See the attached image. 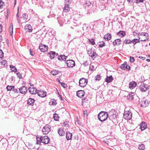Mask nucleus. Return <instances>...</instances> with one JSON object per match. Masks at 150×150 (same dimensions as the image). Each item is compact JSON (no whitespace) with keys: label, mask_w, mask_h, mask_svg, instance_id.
<instances>
[{"label":"nucleus","mask_w":150,"mask_h":150,"mask_svg":"<svg viewBox=\"0 0 150 150\" xmlns=\"http://www.w3.org/2000/svg\"><path fill=\"white\" fill-rule=\"evenodd\" d=\"M17 76L19 78V79H21L22 78V75L21 74L19 73H17Z\"/></svg>","instance_id":"obj_56"},{"label":"nucleus","mask_w":150,"mask_h":150,"mask_svg":"<svg viewBox=\"0 0 150 150\" xmlns=\"http://www.w3.org/2000/svg\"><path fill=\"white\" fill-rule=\"evenodd\" d=\"M143 1V0H137L136 2L138 3L139 2H142Z\"/></svg>","instance_id":"obj_62"},{"label":"nucleus","mask_w":150,"mask_h":150,"mask_svg":"<svg viewBox=\"0 0 150 150\" xmlns=\"http://www.w3.org/2000/svg\"><path fill=\"white\" fill-rule=\"evenodd\" d=\"M35 100L34 99L32 98H29L28 100L27 104L28 105L33 106L34 105Z\"/></svg>","instance_id":"obj_21"},{"label":"nucleus","mask_w":150,"mask_h":150,"mask_svg":"<svg viewBox=\"0 0 150 150\" xmlns=\"http://www.w3.org/2000/svg\"><path fill=\"white\" fill-rule=\"evenodd\" d=\"M67 57L64 55H60L58 57V58L59 60L60 61H65Z\"/></svg>","instance_id":"obj_29"},{"label":"nucleus","mask_w":150,"mask_h":150,"mask_svg":"<svg viewBox=\"0 0 150 150\" xmlns=\"http://www.w3.org/2000/svg\"><path fill=\"white\" fill-rule=\"evenodd\" d=\"M67 66L69 67H73L75 65L74 61L72 60H68L66 61Z\"/></svg>","instance_id":"obj_8"},{"label":"nucleus","mask_w":150,"mask_h":150,"mask_svg":"<svg viewBox=\"0 0 150 150\" xmlns=\"http://www.w3.org/2000/svg\"><path fill=\"white\" fill-rule=\"evenodd\" d=\"M28 90L29 92L31 94H35L37 93L38 90L35 87H34L33 85L29 88Z\"/></svg>","instance_id":"obj_9"},{"label":"nucleus","mask_w":150,"mask_h":150,"mask_svg":"<svg viewBox=\"0 0 150 150\" xmlns=\"http://www.w3.org/2000/svg\"><path fill=\"white\" fill-rule=\"evenodd\" d=\"M4 56V53L2 51V50H0V58H2Z\"/></svg>","instance_id":"obj_55"},{"label":"nucleus","mask_w":150,"mask_h":150,"mask_svg":"<svg viewBox=\"0 0 150 150\" xmlns=\"http://www.w3.org/2000/svg\"><path fill=\"white\" fill-rule=\"evenodd\" d=\"M22 15L23 18H24L25 20H26L28 19V18H27L28 16L27 15H26L25 14L23 13V14Z\"/></svg>","instance_id":"obj_49"},{"label":"nucleus","mask_w":150,"mask_h":150,"mask_svg":"<svg viewBox=\"0 0 150 150\" xmlns=\"http://www.w3.org/2000/svg\"><path fill=\"white\" fill-rule=\"evenodd\" d=\"M116 115H115L113 114L112 115H110L109 117V118L110 120H113L115 119V117H116Z\"/></svg>","instance_id":"obj_44"},{"label":"nucleus","mask_w":150,"mask_h":150,"mask_svg":"<svg viewBox=\"0 0 150 150\" xmlns=\"http://www.w3.org/2000/svg\"><path fill=\"white\" fill-rule=\"evenodd\" d=\"M134 96L135 94L134 93L132 92L129 93L127 96V98L128 100H132L133 99L134 97Z\"/></svg>","instance_id":"obj_15"},{"label":"nucleus","mask_w":150,"mask_h":150,"mask_svg":"<svg viewBox=\"0 0 150 150\" xmlns=\"http://www.w3.org/2000/svg\"><path fill=\"white\" fill-rule=\"evenodd\" d=\"M88 82L87 79L82 78L79 80V85L81 87H83L87 85Z\"/></svg>","instance_id":"obj_5"},{"label":"nucleus","mask_w":150,"mask_h":150,"mask_svg":"<svg viewBox=\"0 0 150 150\" xmlns=\"http://www.w3.org/2000/svg\"><path fill=\"white\" fill-rule=\"evenodd\" d=\"M137 84L134 81L131 82L129 84V88L131 89H133L136 87Z\"/></svg>","instance_id":"obj_20"},{"label":"nucleus","mask_w":150,"mask_h":150,"mask_svg":"<svg viewBox=\"0 0 150 150\" xmlns=\"http://www.w3.org/2000/svg\"><path fill=\"white\" fill-rule=\"evenodd\" d=\"M10 67L12 71L16 72L17 71L16 68L13 65H10Z\"/></svg>","instance_id":"obj_37"},{"label":"nucleus","mask_w":150,"mask_h":150,"mask_svg":"<svg viewBox=\"0 0 150 150\" xmlns=\"http://www.w3.org/2000/svg\"><path fill=\"white\" fill-rule=\"evenodd\" d=\"M117 35L122 37L125 35V33L122 31H120L117 33Z\"/></svg>","instance_id":"obj_30"},{"label":"nucleus","mask_w":150,"mask_h":150,"mask_svg":"<svg viewBox=\"0 0 150 150\" xmlns=\"http://www.w3.org/2000/svg\"><path fill=\"white\" fill-rule=\"evenodd\" d=\"M64 20L65 21V22L66 23V24H69L70 23V20L68 19L67 18H66L65 19H64Z\"/></svg>","instance_id":"obj_50"},{"label":"nucleus","mask_w":150,"mask_h":150,"mask_svg":"<svg viewBox=\"0 0 150 150\" xmlns=\"http://www.w3.org/2000/svg\"><path fill=\"white\" fill-rule=\"evenodd\" d=\"M83 100V105L84 103H86L88 101V99L87 98H83L82 99Z\"/></svg>","instance_id":"obj_54"},{"label":"nucleus","mask_w":150,"mask_h":150,"mask_svg":"<svg viewBox=\"0 0 150 150\" xmlns=\"http://www.w3.org/2000/svg\"><path fill=\"white\" fill-rule=\"evenodd\" d=\"M138 149L139 150H144L145 149V146L143 144H139V145Z\"/></svg>","instance_id":"obj_35"},{"label":"nucleus","mask_w":150,"mask_h":150,"mask_svg":"<svg viewBox=\"0 0 150 150\" xmlns=\"http://www.w3.org/2000/svg\"><path fill=\"white\" fill-rule=\"evenodd\" d=\"M51 74L53 76H55L58 73V71L56 70L51 71L50 72Z\"/></svg>","instance_id":"obj_39"},{"label":"nucleus","mask_w":150,"mask_h":150,"mask_svg":"<svg viewBox=\"0 0 150 150\" xmlns=\"http://www.w3.org/2000/svg\"><path fill=\"white\" fill-rule=\"evenodd\" d=\"M64 125L65 127H69V125L67 123L66 124L65 122H64Z\"/></svg>","instance_id":"obj_64"},{"label":"nucleus","mask_w":150,"mask_h":150,"mask_svg":"<svg viewBox=\"0 0 150 150\" xmlns=\"http://www.w3.org/2000/svg\"><path fill=\"white\" fill-rule=\"evenodd\" d=\"M140 128L142 131L145 129L147 127V125L144 122H142L140 125Z\"/></svg>","instance_id":"obj_17"},{"label":"nucleus","mask_w":150,"mask_h":150,"mask_svg":"<svg viewBox=\"0 0 150 150\" xmlns=\"http://www.w3.org/2000/svg\"><path fill=\"white\" fill-rule=\"evenodd\" d=\"M148 35L147 33L142 32L140 34V37L139 38V40H141L140 41H146L148 39Z\"/></svg>","instance_id":"obj_3"},{"label":"nucleus","mask_w":150,"mask_h":150,"mask_svg":"<svg viewBox=\"0 0 150 150\" xmlns=\"http://www.w3.org/2000/svg\"><path fill=\"white\" fill-rule=\"evenodd\" d=\"M124 43L125 44H129L131 43L132 41L129 40H125L124 41Z\"/></svg>","instance_id":"obj_42"},{"label":"nucleus","mask_w":150,"mask_h":150,"mask_svg":"<svg viewBox=\"0 0 150 150\" xmlns=\"http://www.w3.org/2000/svg\"><path fill=\"white\" fill-rule=\"evenodd\" d=\"M20 92L22 94L25 93L27 91V88L25 86H23L19 88Z\"/></svg>","instance_id":"obj_18"},{"label":"nucleus","mask_w":150,"mask_h":150,"mask_svg":"<svg viewBox=\"0 0 150 150\" xmlns=\"http://www.w3.org/2000/svg\"><path fill=\"white\" fill-rule=\"evenodd\" d=\"M40 50L42 52H45L47 50L48 47L46 45L41 44L39 47Z\"/></svg>","instance_id":"obj_10"},{"label":"nucleus","mask_w":150,"mask_h":150,"mask_svg":"<svg viewBox=\"0 0 150 150\" xmlns=\"http://www.w3.org/2000/svg\"><path fill=\"white\" fill-rule=\"evenodd\" d=\"M100 79L101 76L99 75H98L95 77V79L96 80L99 81Z\"/></svg>","instance_id":"obj_46"},{"label":"nucleus","mask_w":150,"mask_h":150,"mask_svg":"<svg viewBox=\"0 0 150 150\" xmlns=\"http://www.w3.org/2000/svg\"><path fill=\"white\" fill-rule=\"evenodd\" d=\"M51 102L52 103L51 104V105H55L57 104V103L56 102V100H53Z\"/></svg>","instance_id":"obj_60"},{"label":"nucleus","mask_w":150,"mask_h":150,"mask_svg":"<svg viewBox=\"0 0 150 150\" xmlns=\"http://www.w3.org/2000/svg\"><path fill=\"white\" fill-rule=\"evenodd\" d=\"M126 63L125 62L124 64H122L120 67V68L122 70H125V68Z\"/></svg>","instance_id":"obj_43"},{"label":"nucleus","mask_w":150,"mask_h":150,"mask_svg":"<svg viewBox=\"0 0 150 150\" xmlns=\"http://www.w3.org/2000/svg\"><path fill=\"white\" fill-rule=\"evenodd\" d=\"M10 26L9 27V32L11 35H12L13 33V24L11 23Z\"/></svg>","instance_id":"obj_32"},{"label":"nucleus","mask_w":150,"mask_h":150,"mask_svg":"<svg viewBox=\"0 0 150 150\" xmlns=\"http://www.w3.org/2000/svg\"><path fill=\"white\" fill-rule=\"evenodd\" d=\"M132 114L129 111H125L123 117L125 119L127 120H130L132 118Z\"/></svg>","instance_id":"obj_2"},{"label":"nucleus","mask_w":150,"mask_h":150,"mask_svg":"<svg viewBox=\"0 0 150 150\" xmlns=\"http://www.w3.org/2000/svg\"><path fill=\"white\" fill-rule=\"evenodd\" d=\"M1 63L2 65H3V66H4L6 63V61L5 59L3 60L1 62Z\"/></svg>","instance_id":"obj_48"},{"label":"nucleus","mask_w":150,"mask_h":150,"mask_svg":"<svg viewBox=\"0 0 150 150\" xmlns=\"http://www.w3.org/2000/svg\"><path fill=\"white\" fill-rule=\"evenodd\" d=\"M139 88L141 91L143 92H146L149 89L148 85L144 83H142L139 86Z\"/></svg>","instance_id":"obj_4"},{"label":"nucleus","mask_w":150,"mask_h":150,"mask_svg":"<svg viewBox=\"0 0 150 150\" xmlns=\"http://www.w3.org/2000/svg\"><path fill=\"white\" fill-rule=\"evenodd\" d=\"M42 136H40V137H37V144H40L41 142H42Z\"/></svg>","instance_id":"obj_31"},{"label":"nucleus","mask_w":150,"mask_h":150,"mask_svg":"<svg viewBox=\"0 0 150 150\" xmlns=\"http://www.w3.org/2000/svg\"><path fill=\"white\" fill-rule=\"evenodd\" d=\"M12 91H13V92L15 93H18L19 90H18L16 88H15L14 87V88H13Z\"/></svg>","instance_id":"obj_53"},{"label":"nucleus","mask_w":150,"mask_h":150,"mask_svg":"<svg viewBox=\"0 0 150 150\" xmlns=\"http://www.w3.org/2000/svg\"><path fill=\"white\" fill-rule=\"evenodd\" d=\"M42 143L44 144H48L50 141V140L49 137L47 136L42 137Z\"/></svg>","instance_id":"obj_11"},{"label":"nucleus","mask_w":150,"mask_h":150,"mask_svg":"<svg viewBox=\"0 0 150 150\" xmlns=\"http://www.w3.org/2000/svg\"><path fill=\"white\" fill-rule=\"evenodd\" d=\"M88 54L89 56L93 59L95 58L96 56V54L94 52V51L91 49L90 50L88 51Z\"/></svg>","instance_id":"obj_7"},{"label":"nucleus","mask_w":150,"mask_h":150,"mask_svg":"<svg viewBox=\"0 0 150 150\" xmlns=\"http://www.w3.org/2000/svg\"><path fill=\"white\" fill-rule=\"evenodd\" d=\"M108 117V114L106 112L104 111L101 112L98 115V119L101 122L106 120Z\"/></svg>","instance_id":"obj_1"},{"label":"nucleus","mask_w":150,"mask_h":150,"mask_svg":"<svg viewBox=\"0 0 150 150\" xmlns=\"http://www.w3.org/2000/svg\"><path fill=\"white\" fill-rule=\"evenodd\" d=\"M49 54L50 55V57L51 59H53L55 56H57L58 55V54L54 52L51 51Z\"/></svg>","instance_id":"obj_23"},{"label":"nucleus","mask_w":150,"mask_h":150,"mask_svg":"<svg viewBox=\"0 0 150 150\" xmlns=\"http://www.w3.org/2000/svg\"><path fill=\"white\" fill-rule=\"evenodd\" d=\"M30 54L31 55L33 56V51H32V50L31 49H30Z\"/></svg>","instance_id":"obj_61"},{"label":"nucleus","mask_w":150,"mask_h":150,"mask_svg":"<svg viewBox=\"0 0 150 150\" xmlns=\"http://www.w3.org/2000/svg\"><path fill=\"white\" fill-rule=\"evenodd\" d=\"M85 4L86 6L90 7L92 5L91 2L90 1L87 0H86L85 3Z\"/></svg>","instance_id":"obj_38"},{"label":"nucleus","mask_w":150,"mask_h":150,"mask_svg":"<svg viewBox=\"0 0 150 150\" xmlns=\"http://www.w3.org/2000/svg\"><path fill=\"white\" fill-rule=\"evenodd\" d=\"M121 40L120 39L115 40L113 42V45L114 46L119 45L121 44Z\"/></svg>","instance_id":"obj_25"},{"label":"nucleus","mask_w":150,"mask_h":150,"mask_svg":"<svg viewBox=\"0 0 150 150\" xmlns=\"http://www.w3.org/2000/svg\"><path fill=\"white\" fill-rule=\"evenodd\" d=\"M85 92L82 90L78 91L76 93V95L78 97L81 98L85 94Z\"/></svg>","instance_id":"obj_14"},{"label":"nucleus","mask_w":150,"mask_h":150,"mask_svg":"<svg viewBox=\"0 0 150 150\" xmlns=\"http://www.w3.org/2000/svg\"><path fill=\"white\" fill-rule=\"evenodd\" d=\"M25 29L26 32H31L32 31V27L29 24L27 25L25 27Z\"/></svg>","instance_id":"obj_16"},{"label":"nucleus","mask_w":150,"mask_h":150,"mask_svg":"<svg viewBox=\"0 0 150 150\" xmlns=\"http://www.w3.org/2000/svg\"><path fill=\"white\" fill-rule=\"evenodd\" d=\"M113 79L112 76H107L105 79V81L107 83H109L111 82L113 80Z\"/></svg>","instance_id":"obj_27"},{"label":"nucleus","mask_w":150,"mask_h":150,"mask_svg":"<svg viewBox=\"0 0 150 150\" xmlns=\"http://www.w3.org/2000/svg\"><path fill=\"white\" fill-rule=\"evenodd\" d=\"M127 69L128 70H129L130 69V67L129 65H128L127 64L126 62V65H125V69Z\"/></svg>","instance_id":"obj_59"},{"label":"nucleus","mask_w":150,"mask_h":150,"mask_svg":"<svg viewBox=\"0 0 150 150\" xmlns=\"http://www.w3.org/2000/svg\"><path fill=\"white\" fill-rule=\"evenodd\" d=\"M66 138L67 140H70L71 139L72 134L69 132H66Z\"/></svg>","instance_id":"obj_28"},{"label":"nucleus","mask_w":150,"mask_h":150,"mask_svg":"<svg viewBox=\"0 0 150 150\" xmlns=\"http://www.w3.org/2000/svg\"><path fill=\"white\" fill-rule=\"evenodd\" d=\"M4 3L2 1H0V8H2L3 7V5L4 4Z\"/></svg>","instance_id":"obj_57"},{"label":"nucleus","mask_w":150,"mask_h":150,"mask_svg":"<svg viewBox=\"0 0 150 150\" xmlns=\"http://www.w3.org/2000/svg\"><path fill=\"white\" fill-rule=\"evenodd\" d=\"M98 44L100 47H102L105 46V43L103 41L99 42Z\"/></svg>","instance_id":"obj_34"},{"label":"nucleus","mask_w":150,"mask_h":150,"mask_svg":"<svg viewBox=\"0 0 150 150\" xmlns=\"http://www.w3.org/2000/svg\"><path fill=\"white\" fill-rule=\"evenodd\" d=\"M57 19L58 21V23L59 24L60 26H62L63 24L64 23V19L61 17H58L57 18Z\"/></svg>","instance_id":"obj_24"},{"label":"nucleus","mask_w":150,"mask_h":150,"mask_svg":"<svg viewBox=\"0 0 150 150\" xmlns=\"http://www.w3.org/2000/svg\"><path fill=\"white\" fill-rule=\"evenodd\" d=\"M111 35L109 33H107L104 36V38L106 41H108L111 38Z\"/></svg>","instance_id":"obj_26"},{"label":"nucleus","mask_w":150,"mask_h":150,"mask_svg":"<svg viewBox=\"0 0 150 150\" xmlns=\"http://www.w3.org/2000/svg\"><path fill=\"white\" fill-rule=\"evenodd\" d=\"M139 58L140 59H141L143 60L145 59V57H143L142 56H140L139 57Z\"/></svg>","instance_id":"obj_63"},{"label":"nucleus","mask_w":150,"mask_h":150,"mask_svg":"<svg viewBox=\"0 0 150 150\" xmlns=\"http://www.w3.org/2000/svg\"><path fill=\"white\" fill-rule=\"evenodd\" d=\"M50 127L48 125H46L42 128V132L45 134H48L50 131Z\"/></svg>","instance_id":"obj_6"},{"label":"nucleus","mask_w":150,"mask_h":150,"mask_svg":"<svg viewBox=\"0 0 150 150\" xmlns=\"http://www.w3.org/2000/svg\"><path fill=\"white\" fill-rule=\"evenodd\" d=\"M38 95L40 97L43 98L46 96V92L41 91H39L37 92Z\"/></svg>","instance_id":"obj_13"},{"label":"nucleus","mask_w":150,"mask_h":150,"mask_svg":"<svg viewBox=\"0 0 150 150\" xmlns=\"http://www.w3.org/2000/svg\"><path fill=\"white\" fill-rule=\"evenodd\" d=\"M142 106L143 107H145L147 106L149 103V102L148 100H146L144 99L142 100L141 102Z\"/></svg>","instance_id":"obj_12"},{"label":"nucleus","mask_w":150,"mask_h":150,"mask_svg":"<svg viewBox=\"0 0 150 150\" xmlns=\"http://www.w3.org/2000/svg\"><path fill=\"white\" fill-rule=\"evenodd\" d=\"M58 133L60 136H63L64 135L65 132L64 129L63 128H59L58 130Z\"/></svg>","instance_id":"obj_22"},{"label":"nucleus","mask_w":150,"mask_h":150,"mask_svg":"<svg viewBox=\"0 0 150 150\" xmlns=\"http://www.w3.org/2000/svg\"><path fill=\"white\" fill-rule=\"evenodd\" d=\"M74 25V26H77L81 24L82 23L80 19L77 20H74L73 21Z\"/></svg>","instance_id":"obj_19"},{"label":"nucleus","mask_w":150,"mask_h":150,"mask_svg":"<svg viewBox=\"0 0 150 150\" xmlns=\"http://www.w3.org/2000/svg\"><path fill=\"white\" fill-rule=\"evenodd\" d=\"M83 113L84 117H87L88 116L87 111V110H85L83 111Z\"/></svg>","instance_id":"obj_52"},{"label":"nucleus","mask_w":150,"mask_h":150,"mask_svg":"<svg viewBox=\"0 0 150 150\" xmlns=\"http://www.w3.org/2000/svg\"><path fill=\"white\" fill-rule=\"evenodd\" d=\"M134 61V58L132 57H130V62H133Z\"/></svg>","instance_id":"obj_51"},{"label":"nucleus","mask_w":150,"mask_h":150,"mask_svg":"<svg viewBox=\"0 0 150 150\" xmlns=\"http://www.w3.org/2000/svg\"><path fill=\"white\" fill-rule=\"evenodd\" d=\"M53 118L55 120L58 121H59V117L58 114L56 113H55L54 115Z\"/></svg>","instance_id":"obj_36"},{"label":"nucleus","mask_w":150,"mask_h":150,"mask_svg":"<svg viewBox=\"0 0 150 150\" xmlns=\"http://www.w3.org/2000/svg\"><path fill=\"white\" fill-rule=\"evenodd\" d=\"M61 84L62 86V87L65 88L66 87V85L65 83H61Z\"/></svg>","instance_id":"obj_58"},{"label":"nucleus","mask_w":150,"mask_h":150,"mask_svg":"<svg viewBox=\"0 0 150 150\" xmlns=\"http://www.w3.org/2000/svg\"><path fill=\"white\" fill-rule=\"evenodd\" d=\"M82 65L85 67L88 66L89 64L88 63V61H86L82 64Z\"/></svg>","instance_id":"obj_45"},{"label":"nucleus","mask_w":150,"mask_h":150,"mask_svg":"<svg viewBox=\"0 0 150 150\" xmlns=\"http://www.w3.org/2000/svg\"><path fill=\"white\" fill-rule=\"evenodd\" d=\"M69 10L70 7H69L68 5H66L64 7L63 11L65 12H67L69 11Z\"/></svg>","instance_id":"obj_33"},{"label":"nucleus","mask_w":150,"mask_h":150,"mask_svg":"<svg viewBox=\"0 0 150 150\" xmlns=\"http://www.w3.org/2000/svg\"><path fill=\"white\" fill-rule=\"evenodd\" d=\"M14 88V86H7L6 87V88L8 91H11L13 90V88Z\"/></svg>","instance_id":"obj_40"},{"label":"nucleus","mask_w":150,"mask_h":150,"mask_svg":"<svg viewBox=\"0 0 150 150\" xmlns=\"http://www.w3.org/2000/svg\"><path fill=\"white\" fill-rule=\"evenodd\" d=\"M132 43H134L135 42V43L134 44V45L135 44L137 43L138 42H139V40L137 39H134L132 40H131Z\"/></svg>","instance_id":"obj_47"},{"label":"nucleus","mask_w":150,"mask_h":150,"mask_svg":"<svg viewBox=\"0 0 150 150\" xmlns=\"http://www.w3.org/2000/svg\"><path fill=\"white\" fill-rule=\"evenodd\" d=\"M88 40L89 43H91V44L93 45L95 44L94 40L93 39H88Z\"/></svg>","instance_id":"obj_41"}]
</instances>
